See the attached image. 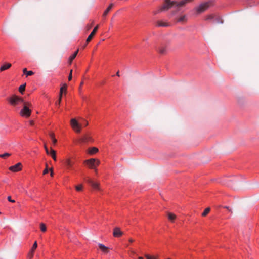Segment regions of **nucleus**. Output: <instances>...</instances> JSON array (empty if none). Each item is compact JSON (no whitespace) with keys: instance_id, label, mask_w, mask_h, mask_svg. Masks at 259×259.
<instances>
[{"instance_id":"1","label":"nucleus","mask_w":259,"mask_h":259,"mask_svg":"<svg viewBox=\"0 0 259 259\" xmlns=\"http://www.w3.org/2000/svg\"><path fill=\"white\" fill-rule=\"evenodd\" d=\"M192 0H182L180 2L165 0L163 6L161 7L159 11H166L171 9L172 11L180 12L182 11V7L187 3Z\"/></svg>"},{"instance_id":"2","label":"nucleus","mask_w":259,"mask_h":259,"mask_svg":"<svg viewBox=\"0 0 259 259\" xmlns=\"http://www.w3.org/2000/svg\"><path fill=\"white\" fill-rule=\"evenodd\" d=\"M7 101L11 106L15 107L16 109L19 108V106L24 103L23 99L16 95H13L8 98Z\"/></svg>"},{"instance_id":"3","label":"nucleus","mask_w":259,"mask_h":259,"mask_svg":"<svg viewBox=\"0 0 259 259\" xmlns=\"http://www.w3.org/2000/svg\"><path fill=\"white\" fill-rule=\"evenodd\" d=\"M23 105V107L20 111V115L22 117L28 118L31 114L30 108L32 107V104L29 102H24Z\"/></svg>"},{"instance_id":"4","label":"nucleus","mask_w":259,"mask_h":259,"mask_svg":"<svg viewBox=\"0 0 259 259\" xmlns=\"http://www.w3.org/2000/svg\"><path fill=\"white\" fill-rule=\"evenodd\" d=\"M100 161L96 158H90L85 160L84 161V164L87 165L89 168L95 170V172L97 173V167L100 164Z\"/></svg>"},{"instance_id":"5","label":"nucleus","mask_w":259,"mask_h":259,"mask_svg":"<svg viewBox=\"0 0 259 259\" xmlns=\"http://www.w3.org/2000/svg\"><path fill=\"white\" fill-rule=\"evenodd\" d=\"M213 3V1H209L207 2H205L201 3L198 6L196 7L195 8V10L198 14L201 13L202 12L205 11L207 9L210 5H211Z\"/></svg>"},{"instance_id":"6","label":"nucleus","mask_w":259,"mask_h":259,"mask_svg":"<svg viewBox=\"0 0 259 259\" xmlns=\"http://www.w3.org/2000/svg\"><path fill=\"white\" fill-rule=\"evenodd\" d=\"M70 125L73 130L76 133L81 132V124L75 118H72L70 120Z\"/></svg>"},{"instance_id":"7","label":"nucleus","mask_w":259,"mask_h":259,"mask_svg":"<svg viewBox=\"0 0 259 259\" xmlns=\"http://www.w3.org/2000/svg\"><path fill=\"white\" fill-rule=\"evenodd\" d=\"M85 181L89 184H90L94 189L99 190V184L98 182L94 181L90 178H87L85 179Z\"/></svg>"},{"instance_id":"8","label":"nucleus","mask_w":259,"mask_h":259,"mask_svg":"<svg viewBox=\"0 0 259 259\" xmlns=\"http://www.w3.org/2000/svg\"><path fill=\"white\" fill-rule=\"evenodd\" d=\"M98 28H99V25H97V26H96L95 27V28H94L93 30L91 33V34L89 35V36L88 37V38H87V39L86 40V43L87 44L89 43L92 40V38L94 37V36L95 35V33L97 31Z\"/></svg>"},{"instance_id":"9","label":"nucleus","mask_w":259,"mask_h":259,"mask_svg":"<svg viewBox=\"0 0 259 259\" xmlns=\"http://www.w3.org/2000/svg\"><path fill=\"white\" fill-rule=\"evenodd\" d=\"M81 141L84 143L92 142L93 139L90 134H85L82 137Z\"/></svg>"},{"instance_id":"10","label":"nucleus","mask_w":259,"mask_h":259,"mask_svg":"<svg viewBox=\"0 0 259 259\" xmlns=\"http://www.w3.org/2000/svg\"><path fill=\"white\" fill-rule=\"evenodd\" d=\"M22 168L21 163H18L16 164L11 166L9 167V170L13 172L20 171Z\"/></svg>"},{"instance_id":"11","label":"nucleus","mask_w":259,"mask_h":259,"mask_svg":"<svg viewBox=\"0 0 259 259\" xmlns=\"http://www.w3.org/2000/svg\"><path fill=\"white\" fill-rule=\"evenodd\" d=\"M114 6V4L113 3L110 4L109 6L107 7V8L104 11L102 17L103 19H105L106 17L108 15V14L109 13V12L111 11V10L112 9V8Z\"/></svg>"},{"instance_id":"12","label":"nucleus","mask_w":259,"mask_h":259,"mask_svg":"<svg viewBox=\"0 0 259 259\" xmlns=\"http://www.w3.org/2000/svg\"><path fill=\"white\" fill-rule=\"evenodd\" d=\"M64 164L68 169H70L72 168L73 163L70 158H66L64 160Z\"/></svg>"},{"instance_id":"13","label":"nucleus","mask_w":259,"mask_h":259,"mask_svg":"<svg viewBox=\"0 0 259 259\" xmlns=\"http://www.w3.org/2000/svg\"><path fill=\"white\" fill-rule=\"evenodd\" d=\"M122 234L121 231L118 228H115L113 231V235L115 237H119Z\"/></svg>"},{"instance_id":"14","label":"nucleus","mask_w":259,"mask_h":259,"mask_svg":"<svg viewBox=\"0 0 259 259\" xmlns=\"http://www.w3.org/2000/svg\"><path fill=\"white\" fill-rule=\"evenodd\" d=\"M156 25L159 27H167L169 26V24L167 22L163 20H158L157 22Z\"/></svg>"},{"instance_id":"15","label":"nucleus","mask_w":259,"mask_h":259,"mask_svg":"<svg viewBox=\"0 0 259 259\" xmlns=\"http://www.w3.org/2000/svg\"><path fill=\"white\" fill-rule=\"evenodd\" d=\"M99 249L104 253H107L109 251V248L102 244H99Z\"/></svg>"},{"instance_id":"16","label":"nucleus","mask_w":259,"mask_h":259,"mask_svg":"<svg viewBox=\"0 0 259 259\" xmlns=\"http://www.w3.org/2000/svg\"><path fill=\"white\" fill-rule=\"evenodd\" d=\"M98 151L99 150L97 148L94 147L89 149L88 153L90 155H93L97 153L98 152Z\"/></svg>"},{"instance_id":"17","label":"nucleus","mask_w":259,"mask_h":259,"mask_svg":"<svg viewBox=\"0 0 259 259\" xmlns=\"http://www.w3.org/2000/svg\"><path fill=\"white\" fill-rule=\"evenodd\" d=\"M187 20V16L185 15L180 16L177 18V21L180 23L186 22Z\"/></svg>"},{"instance_id":"18","label":"nucleus","mask_w":259,"mask_h":259,"mask_svg":"<svg viewBox=\"0 0 259 259\" xmlns=\"http://www.w3.org/2000/svg\"><path fill=\"white\" fill-rule=\"evenodd\" d=\"M11 66V64L10 63H5V64H4L3 65H2L0 68V71H5V70H7L8 69H9V68H10Z\"/></svg>"},{"instance_id":"19","label":"nucleus","mask_w":259,"mask_h":259,"mask_svg":"<svg viewBox=\"0 0 259 259\" xmlns=\"http://www.w3.org/2000/svg\"><path fill=\"white\" fill-rule=\"evenodd\" d=\"M66 90H67V85L66 84H64L62 87H61L60 88V94H59L60 96L62 97L63 93L64 92H66Z\"/></svg>"},{"instance_id":"20","label":"nucleus","mask_w":259,"mask_h":259,"mask_svg":"<svg viewBox=\"0 0 259 259\" xmlns=\"http://www.w3.org/2000/svg\"><path fill=\"white\" fill-rule=\"evenodd\" d=\"M168 218L171 222H174L176 218V215L172 213H169L168 214Z\"/></svg>"},{"instance_id":"21","label":"nucleus","mask_w":259,"mask_h":259,"mask_svg":"<svg viewBox=\"0 0 259 259\" xmlns=\"http://www.w3.org/2000/svg\"><path fill=\"white\" fill-rule=\"evenodd\" d=\"M158 51L161 54H164L166 52V48L164 46H161L158 49Z\"/></svg>"},{"instance_id":"22","label":"nucleus","mask_w":259,"mask_h":259,"mask_svg":"<svg viewBox=\"0 0 259 259\" xmlns=\"http://www.w3.org/2000/svg\"><path fill=\"white\" fill-rule=\"evenodd\" d=\"M50 155L55 161L56 160V152L54 150L51 149Z\"/></svg>"},{"instance_id":"23","label":"nucleus","mask_w":259,"mask_h":259,"mask_svg":"<svg viewBox=\"0 0 259 259\" xmlns=\"http://www.w3.org/2000/svg\"><path fill=\"white\" fill-rule=\"evenodd\" d=\"M78 52V50H77L70 57L69 59L70 61H72L76 57Z\"/></svg>"},{"instance_id":"24","label":"nucleus","mask_w":259,"mask_h":259,"mask_svg":"<svg viewBox=\"0 0 259 259\" xmlns=\"http://www.w3.org/2000/svg\"><path fill=\"white\" fill-rule=\"evenodd\" d=\"M25 89V84L21 85L19 88V91L21 93H23Z\"/></svg>"},{"instance_id":"25","label":"nucleus","mask_w":259,"mask_h":259,"mask_svg":"<svg viewBox=\"0 0 259 259\" xmlns=\"http://www.w3.org/2000/svg\"><path fill=\"white\" fill-rule=\"evenodd\" d=\"M34 251H32L31 250H30V251L29 252V253H28V255H27V257L29 259H31L33 255H34Z\"/></svg>"},{"instance_id":"26","label":"nucleus","mask_w":259,"mask_h":259,"mask_svg":"<svg viewBox=\"0 0 259 259\" xmlns=\"http://www.w3.org/2000/svg\"><path fill=\"white\" fill-rule=\"evenodd\" d=\"M40 228L41 231L45 232L46 231L47 228L45 224L41 223L40 225Z\"/></svg>"},{"instance_id":"27","label":"nucleus","mask_w":259,"mask_h":259,"mask_svg":"<svg viewBox=\"0 0 259 259\" xmlns=\"http://www.w3.org/2000/svg\"><path fill=\"white\" fill-rule=\"evenodd\" d=\"M9 156H10V154L8 153H5L4 154H0V157L2 158H6Z\"/></svg>"},{"instance_id":"28","label":"nucleus","mask_w":259,"mask_h":259,"mask_svg":"<svg viewBox=\"0 0 259 259\" xmlns=\"http://www.w3.org/2000/svg\"><path fill=\"white\" fill-rule=\"evenodd\" d=\"M210 208H206L204 211H203V212L202 213V215L203 216H206L210 211Z\"/></svg>"},{"instance_id":"29","label":"nucleus","mask_w":259,"mask_h":259,"mask_svg":"<svg viewBox=\"0 0 259 259\" xmlns=\"http://www.w3.org/2000/svg\"><path fill=\"white\" fill-rule=\"evenodd\" d=\"M82 185L80 184L75 186V189L77 191H80L82 190Z\"/></svg>"},{"instance_id":"30","label":"nucleus","mask_w":259,"mask_h":259,"mask_svg":"<svg viewBox=\"0 0 259 259\" xmlns=\"http://www.w3.org/2000/svg\"><path fill=\"white\" fill-rule=\"evenodd\" d=\"M37 247V242L35 241L34 243V244H33V246H32V248L31 249V250L34 251L36 249Z\"/></svg>"},{"instance_id":"31","label":"nucleus","mask_w":259,"mask_h":259,"mask_svg":"<svg viewBox=\"0 0 259 259\" xmlns=\"http://www.w3.org/2000/svg\"><path fill=\"white\" fill-rule=\"evenodd\" d=\"M214 15L213 14H210V15H208L206 18V20H211V19H213L214 17Z\"/></svg>"},{"instance_id":"32","label":"nucleus","mask_w":259,"mask_h":259,"mask_svg":"<svg viewBox=\"0 0 259 259\" xmlns=\"http://www.w3.org/2000/svg\"><path fill=\"white\" fill-rule=\"evenodd\" d=\"M145 256L146 258V259H156L155 257L151 256L149 254H145Z\"/></svg>"},{"instance_id":"33","label":"nucleus","mask_w":259,"mask_h":259,"mask_svg":"<svg viewBox=\"0 0 259 259\" xmlns=\"http://www.w3.org/2000/svg\"><path fill=\"white\" fill-rule=\"evenodd\" d=\"M62 97H61L59 96V99L58 101H57L56 102V106H59V105L60 104V103H61V99H62Z\"/></svg>"},{"instance_id":"34","label":"nucleus","mask_w":259,"mask_h":259,"mask_svg":"<svg viewBox=\"0 0 259 259\" xmlns=\"http://www.w3.org/2000/svg\"><path fill=\"white\" fill-rule=\"evenodd\" d=\"M34 74V72L32 71H27L26 73V76H31Z\"/></svg>"},{"instance_id":"35","label":"nucleus","mask_w":259,"mask_h":259,"mask_svg":"<svg viewBox=\"0 0 259 259\" xmlns=\"http://www.w3.org/2000/svg\"><path fill=\"white\" fill-rule=\"evenodd\" d=\"M44 148H45V151H46V152L47 154H50V152L49 151L48 148H47V146L46 144L44 145Z\"/></svg>"},{"instance_id":"36","label":"nucleus","mask_w":259,"mask_h":259,"mask_svg":"<svg viewBox=\"0 0 259 259\" xmlns=\"http://www.w3.org/2000/svg\"><path fill=\"white\" fill-rule=\"evenodd\" d=\"M49 136L51 140L55 138V134L53 133H50Z\"/></svg>"},{"instance_id":"37","label":"nucleus","mask_w":259,"mask_h":259,"mask_svg":"<svg viewBox=\"0 0 259 259\" xmlns=\"http://www.w3.org/2000/svg\"><path fill=\"white\" fill-rule=\"evenodd\" d=\"M82 125L84 126H87L88 125V121L87 120H83V122L82 123Z\"/></svg>"},{"instance_id":"38","label":"nucleus","mask_w":259,"mask_h":259,"mask_svg":"<svg viewBox=\"0 0 259 259\" xmlns=\"http://www.w3.org/2000/svg\"><path fill=\"white\" fill-rule=\"evenodd\" d=\"M72 70H71L70 71V74H69V76H68V80H71V79H72Z\"/></svg>"},{"instance_id":"39","label":"nucleus","mask_w":259,"mask_h":259,"mask_svg":"<svg viewBox=\"0 0 259 259\" xmlns=\"http://www.w3.org/2000/svg\"><path fill=\"white\" fill-rule=\"evenodd\" d=\"M52 141L54 145H55L57 142V139L55 138L52 139Z\"/></svg>"},{"instance_id":"40","label":"nucleus","mask_w":259,"mask_h":259,"mask_svg":"<svg viewBox=\"0 0 259 259\" xmlns=\"http://www.w3.org/2000/svg\"><path fill=\"white\" fill-rule=\"evenodd\" d=\"M48 171H49L48 169L46 168H45V169L44 170V171H43V174H44V175H46V174H47V173H48Z\"/></svg>"},{"instance_id":"41","label":"nucleus","mask_w":259,"mask_h":259,"mask_svg":"<svg viewBox=\"0 0 259 259\" xmlns=\"http://www.w3.org/2000/svg\"><path fill=\"white\" fill-rule=\"evenodd\" d=\"M8 200L9 201H10L11 202H13H13H15V200L11 199V198L10 196H9L8 197Z\"/></svg>"},{"instance_id":"42","label":"nucleus","mask_w":259,"mask_h":259,"mask_svg":"<svg viewBox=\"0 0 259 259\" xmlns=\"http://www.w3.org/2000/svg\"><path fill=\"white\" fill-rule=\"evenodd\" d=\"M29 125H31V126H33L34 124V121H33V120L29 121Z\"/></svg>"},{"instance_id":"43","label":"nucleus","mask_w":259,"mask_h":259,"mask_svg":"<svg viewBox=\"0 0 259 259\" xmlns=\"http://www.w3.org/2000/svg\"><path fill=\"white\" fill-rule=\"evenodd\" d=\"M136 253L135 251L132 249L130 250V254L132 255H134Z\"/></svg>"},{"instance_id":"44","label":"nucleus","mask_w":259,"mask_h":259,"mask_svg":"<svg viewBox=\"0 0 259 259\" xmlns=\"http://www.w3.org/2000/svg\"><path fill=\"white\" fill-rule=\"evenodd\" d=\"M93 23H94V22H92V23L91 24L89 25L88 26V29H90L92 27V26H93Z\"/></svg>"},{"instance_id":"45","label":"nucleus","mask_w":259,"mask_h":259,"mask_svg":"<svg viewBox=\"0 0 259 259\" xmlns=\"http://www.w3.org/2000/svg\"><path fill=\"white\" fill-rule=\"evenodd\" d=\"M23 73H24V74H26V73H27V69H26V68H24V69H23Z\"/></svg>"},{"instance_id":"46","label":"nucleus","mask_w":259,"mask_h":259,"mask_svg":"<svg viewBox=\"0 0 259 259\" xmlns=\"http://www.w3.org/2000/svg\"><path fill=\"white\" fill-rule=\"evenodd\" d=\"M129 242H130V243H132V242H134V240H133L132 239H129Z\"/></svg>"},{"instance_id":"47","label":"nucleus","mask_w":259,"mask_h":259,"mask_svg":"<svg viewBox=\"0 0 259 259\" xmlns=\"http://www.w3.org/2000/svg\"><path fill=\"white\" fill-rule=\"evenodd\" d=\"M116 75L118 76H119L120 75H119V71H117V73H116Z\"/></svg>"},{"instance_id":"48","label":"nucleus","mask_w":259,"mask_h":259,"mask_svg":"<svg viewBox=\"0 0 259 259\" xmlns=\"http://www.w3.org/2000/svg\"><path fill=\"white\" fill-rule=\"evenodd\" d=\"M138 259H144L142 257H139Z\"/></svg>"},{"instance_id":"49","label":"nucleus","mask_w":259,"mask_h":259,"mask_svg":"<svg viewBox=\"0 0 259 259\" xmlns=\"http://www.w3.org/2000/svg\"><path fill=\"white\" fill-rule=\"evenodd\" d=\"M86 46V44H85L84 46H83V48H85Z\"/></svg>"},{"instance_id":"50","label":"nucleus","mask_w":259,"mask_h":259,"mask_svg":"<svg viewBox=\"0 0 259 259\" xmlns=\"http://www.w3.org/2000/svg\"><path fill=\"white\" fill-rule=\"evenodd\" d=\"M53 175V172H51V176Z\"/></svg>"}]
</instances>
